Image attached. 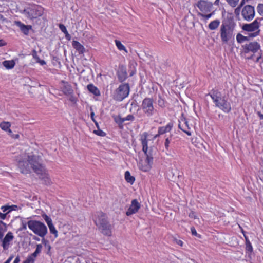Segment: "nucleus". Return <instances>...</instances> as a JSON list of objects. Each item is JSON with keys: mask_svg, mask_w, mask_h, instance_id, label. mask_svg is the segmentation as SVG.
I'll list each match as a JSON object with an SVG mask.
<instances>
[{"mask_svg": "<svg viewBox=\"0 0 263 263\" xmlns=\"http://www.w3.org/2000/svg\"><path fill=\"white\" fill-rule=\"evenodd\" d=\"M17 26L20 27L22 32L26 35H28L29 34V31L32 30V28L31 25H26L20 21H17Z\"/></svg>", "mask_w": 263, "mask_h": 263, "instance_id": "obj_22", "label": "nucleus"}, {"mask_svg": "<svg viewBox=\"0 0 263 263\" xmlns=\"http://www.w3.org/2000/svg\"><path fill=\"white\" fill-rule=\"evenodd\" d=\"M13 238V234L11 232H8L3 240V247L4 249H6L8 247L9 243Z\"/></svg>", "mask_w": 263, "mask_h": 263, "instance_id": "obj_24", "label": "nucleus"}, {"mask_svg": "<svg viewBox=\"0 0 263 263\" xmlns=\"http://www.w3.org/2000/svg\"><path fill=\"white\" fill-rule=\"evenodd\" d=\"M257 115L259 116L260 119L263 120V114H262L260 112H258Z\"/></svg>", "mask_w": 263, "mask_h": 263, "instance_id": "obj_56", "label": "nucleus"}, {"mask_svg": "<svg viewBox=\"0 0 263 263\" xmlns=\"http://www.w3.org/2000/svg\"><path fill=\"white\" fill-rule=\"evenodd\" d=\"M141 108L145 115L152 116L155 110L153 99L148 97L144 98L142 102Z\"/></svg>", "mask_w": 263, "mask_h": 263, "instance_id": "obj_12", "label": "nucleus"}, {"mask_svg": "<svg viewBox=\"0 0 263 263\" xmlns=\"http://www.w3.org/2000/svg\"><path fill=\"white\" fill-rule=\"evenodd\" d=\"M16 208V205H5L2 206L1 207V210L3 212H6L5 213H2L0 212V218L2 219H5L6 217V216L7 214H8L10 212H11L13 210H15V209Z\"/></svg>", "mask_w": 263, "mask_h": 263, "instance_id": "obj_19", "label": "nucleus"}, {"mask_svg": "<svg viewBox=\"0 0 263 263\" xmlns=\"http://www.w3.org/2000/svg\"><path fill=\"white\" fill-rule=\"evenodd\" d=\"M6 44V42L3 40H0V47L3 46Z\"/></svg>", "mask_w": 263, "mask_h": 263, "instance_id": "obj_54", "label": "nucleus"}, {"mask_svg": "<svg viewBox=\"0 0 263 263\" xmlns=\"http://www.w3.org/2000/svg\"><path fill=\"white\" fill-rule=\"evenodd\" d=\"M260 46L258 42L255 41L246 44L243 46V52L245 54L246 59L252 60L255 63H259L260 68L262 69L263 57L261 53H259L255 60L254 59L255 53L260 49Z\"/></svg>", "mask_w": 263, "mask_h": 263, "instance_id": "obj_5", "label": "nucleus"}, {"mask_svg": "<svg viewBox=\"0 0 263 263\" xmlns=\"http://www.w3.org/2000/svg\"><path fill=\"white\" fill-rule=\"evenodd\" d=\"M19 261H20V260H19L18 257L17 256V263L19 262Z\"/></svg>", "mask_w": 263, "mask_h": 263, "instance_id": "obj_62", "label": "nucleus"}, {"mask_svg": "<svg viewBox=\"0 0 263 263\" xmlns=\"http://www.w3.org/2000/svg\"><path fill=\"white\" fill-rule=\"evenodd\" d=\"M5 231V224L2 221H0V239H2L4 236V233Z\"/></svg>", "mask_w": 263, "mask_h": 263, "instance_id": "obj_34", "label": "nucleus"}, {"mask_svg": "<svg viewBox=\"0 0 263 263\" xmlns=\"http://www.w3.org/2000/svg\"><path fill=\"white\" fill-rule=\"evenodd\" d=\"M13 263H16V258H15V259L14 260Z\"/></svg>", "mask_w": 263, "mask_h": 263, "instance_id": "obj_61", "label": "nucleus"}, {"mask_svg": "<svg viewBox=\"0 0 263 263\" xmlns=\"http://www.w3.org/2000/svg\"><path fill=\"white\" fill-rule=\"evenodd\" d=\"M27 165L25 166L24 162L19 161L18 165L20 171L23 174H28L30 172V168L37 175H39L46 170L45 166L42 164L39 156L32 155L29 156L27 162H25Z\"/></svg>", "mask_w": 263, "mask_h": 263, "instance_id": "obj_1", "label": "nucleus"}, {"mask_svg": "<svg viewBox=\"0 0 263 263\" xmlns=\"http://www.w3.org/2000/svg\"><path fill=\"white\" fill-rule=\"evenodd\" d=\"M15 64V61L12 60H6L3 62V65L7 69H12L14 67Z\"/></svg>", "mask_w": 263, "mask_h": 263, "instance_id": "obj_28", "label": "nucleus"}, {"mask_svg": "<svg viewBox=\"0 0 263 263\" xmlns=\"http://www.w3.org/2000/svg\"><path fill=\"white\" fill-rule=\"evenodd\" d=\"M72 45L79 54H83L85 51V48L79 42L77 41H73Z\"/></svg>", "mask_w": 263, "mask_h": 263, "instance_id": "obj_23", "label": "nucleus"}, {"mask_svg": "<svg viewBox=\"0 0 263 263\" xmlns=\"http://www.w3.org/2000/svg\"><path fill=\"white\" fill-rule=\"evenodd\" d=\"M124 178L126 181L132 185L133 184L135 181V177L131 175L129 171H126L125 172Z\"/></svg>", "mask_w": 263, "mask_h": 263, "instance_id": "obj_26", "label": "nucleus"}, {"mask_svg": "<svg viewBox=\"0 0 263 263\" xmlns=\"http://www.w3.org/2000/svg\"><path fill=\"white\" fill-rule=\"evenodd\" d=\"M44 9L37 5H29L24 10H20V12L24 14L30 20H34L43 15Z\"/></svg>", "mask_w": 263, "mask_h": 263, "instance_id": "obj_8", "label": "nucleus"}, {"mask_svg": "<svg viewBox=\"0 0 263 263\" xmlns=\"http://www.w3.org/2000/svg\"><path fill=\"white\" fill-rule=\"evenodd\" d=\"M11 136L13 138H16V135H11Z\"/></svg>", "mask_w": 263, "mask_h": 263, "instance_id": "obj_60", "label": "nucleus"}, {"mask_svg": "<svg viewBox=\"0 0 263 263\" xmlns=\"http://www.w3.org/2000/svg\"><path fill=\"white\" fill-rule=\"evenodd\" d=\"M257 11L259 15L263 16V4H258L257 7Z\"/></svg>", "mask_w": 263, "mask_h": 263, "instance_id": "obj_37", "label": "nucleus"}, {"mask_svg": "<svg viewBox=\"0 0 263 263\" xmlns=\"http://www.w3.org/2000/svg\"><path fill=\"white\" fill-rule=\"evenodd\" d=\"M148 134L144 132L141 135L140 141L142 145V151L146 156V159L141 160L138 164L139 168L143 172H148L152 167L153 157L152 155L148 152Z\"/></svg>", "mask_w": 263, "mask_h": 263, "instance_id": "obj_2", "label": "nucleus"}, {"mask_svg": "<svg viewBox=\"0 0 263 263\" xmlns=\"http://www.w3.org/2000/svg\"><path fill=\"white\" fill-rule=\"evenodd\" d=\"M245 3H246V1L245 0H241V2H240V4L238 6H239L240 7L242 8L243 5L245 4Z\"/></svg>", "mask_w": 263, "mask_h": 263, "instance_id": "obj_53", "label": "nucleus"}, {"mask_svg": "<svg viewBox=\"0 0 263 263\" xmlns=\"http://www.w3.org/2000/svg\"><path fill=\"white\" fill-rule=\"evenodd\" d=\"M59 27L60 29L61 30V31L64 33H66L68 31L66 27L64 26V25L62 24H60L59 25Z\"/></svg>", "mask_w": 263, "mask_h": 263, "instance_id": "obj_42", "label": "nucleus"}, {"mask_svg": "<svg viewBox=\"0 0 263 263\" xmlns=\"http://www.w3.org/2000/svg\"><path fill=\"white\" fill-rule=\"evenodd\" d=\"M241 14L244 20L251 21L255 15V8L250 5H246L242 8Z\"/></svg>", "mask_w": 263, "mask_h": 263, "instance_id": "obj_13", "label": "nucleus"}, {"mask_svg": "<svg viewBox=\"0 0 263 263\" xmlns=\"http://www.w3.org/2000/svg\"><path fill=\"white\" fill-rule=\"evenodd\" d=\"M67 96H69V100L72 103L75 104L77 103L78 100L77 98L74 96V93L71 95H69Z\"/></svg>", "mask_w": 263, "mask_h": 263, "instance_id": "obj_38", "label": "nucleus"}, {"mask_svg": "<svg viewBox=\"0 0 263 263\" xmlns=\"http://www.w3.org/2000/svg\"><path fill=\"white\" fill-rule=\"evenodd\" d=\"M93 220L102 234L107 236L112 235V226L108 221L105 213L102 211L97 212Z\"/></svg>", "mask_w": 263, "mask_h": 263, "instance_id": "obj_3", "label": "nucleus"}, {"mask_svg": "<svg viewBox=\"0 0 263 263\" xmlns=\"http://www.w3.org/2000/svg\"><path fill=\"white\" fill-rule=\"evenodd\" d=\"M245 238L246 240V250L247 251L252 253L253 250L252 244L246 235H245Z\"/></svg>", "mask_w": 263, "mask_h": 263, "instance_id": "obj_30", "label": "nucleus"}, {"mask_svg": "<svg viewBox=\"0 0 263 263\" xmlns=\"http://www.w3.org/2000/svg\"><path fill=\"white\" fill-rule=\"evenodd\" d=\"M61 83L62 84V86L61 88V91L65 96L73 93L74 91L72 87L69 82L62 80Z\"/></svg>", "mask_w": 263, "mask_h": 263, "instance_id": "obj_18", "label": "nucleus"}, {"mask_svg": "<svg viewBox=\"0 0 263 263\" xmlns=\"http://www.w3.org/2000/svg\"><path fill=\"white\" fill-rule=\"evenodd\" d=\"M176 242L178 245L180 246H182L183 245V241L181 240H178Z\"/></svg>", "mask_w": 263, "mask_h": 263, "instance_id": "obj_55", "label": "nucleus"}, {"mask_svg": "<svg viewBox=\"0 0 263 263\" xmlns=\"http://www.w3.org/2000/svg\"><path fill=\"white\" fill-rule=\"evenodd\" d=\"M208 95L211 97L216 107L225 113L228 114L231 112L232 107L230 103L225 97H221L220 92L213 89Z\"/></svg>", "mask_w": 263, "mask_h": 263, "instance_id": "obj_6", "label": "nucleus"}, {"mask_svg": "<svg viewBox=\"0 0 263 263\" xmlns=\"http://www.w3.org/2000/svg\"><path fill=\"white\" fill-rule=\"evenodd\" d=\"M115 43L116 46H117L118 49L120 51H124L126 53H127V50L126 47L123 45L121 42L117 40H115Z\"/></svg>", "mask_w": 263, "mask_h": 263, "instance_id": "obj_31", "label": "nucleus"}, {"mask_svg": "<svg viewBox=\"0 0 263 263\" xmlns=\"http://www.w3.org/2000/svg\"><path fill=\"white\" fill-rule=\"evenodd\" d=\"M240 0H226V2L231 7L234 8L237 6Z\"/></svg>", "mask_w": 263, "mask_h": 263, "instance_id": "obj_35", "label": "nucleus"}, {"mask_svg": "<svg viewBox=\"0 0 263 263\" xmlns=\"http://www.w3.org/2000/svg\"><path fill=\"white\" fill-rule=\"evenodd\" d=\"M158 104L160 107L164 108L165 106V101L164 99L162 97H159L158 100Z\"/></svg>", "mask_w": 263, "mask_h": 263, "instance_id": "obj_36", "label": "nucleus"}, {"mask_svg": "<svg viewBox=\"0 0 263 263\" xmlns=\"http://www.w3.org/2000/svg\"><path fill=\"white\" fill-rule=\"evenodd\" d=\"M90 117H91V120L95 123L96 127L97 128H99V124H98V123L95 119V113H94V112L93 111H91V112L90 113Z\"/></svg>", "mask_w": 263, "mask_h": 263, "instance_id": "obj_40", "label": "nucleus"}, {"mask_svg": "<svg viewBox=\"0 0 263 263\" xmlns=\"http://www.w3.org/2000/svg\"><path fill=\"white\" fill-rule=\"evenodd\" d=\"M114 120L119 125L120 128L123 127V123L125 122L124 118H122L120 116H116L114 118Z\"/></svg>", "mask_w": 263, "mask_h": 263, "instance_id": "obj_33", "label": "nucleus"}, {"mask_svg": "<svg viewBox=\"0 0 263 263\" xmlns=\"http://www.w3.org/2000/svg\"><path fill=\"white\" fill-rule=\"evenodd\" d=\"M87 89L89 92L96 96H100V91L99 89L92 84H89L87 86Z\"/></svg>", "mask_w": 263, "mask_h": 263, "instance_id": "obj_25", "label": "nucleus"}, {"mask_svg": "<svg viewBox=\"0 0 263 263\" xmlns=\"http://www.w3.org/2000/svg\"><path fill=\"white\" fill-rule=\"evenodd\" d=\"M213 3L205 0H199L196 4V6L201 11L199 15L202 17V20L206 21L214 14V11L211 12L213 8Z\"/></svg>", "mask_w": 263, "mask_h": 263, "instance_id": "obj_7", "label": "nucleus"}, {"mask_svg": "<svg viewBox=\"0 0 263 263\" xmlns=\"http://www.w3.org/2000/svg\"><path fill=\"white\" fill-rule=\"evenodd\" d=\"M42 217L48 225L50 233L53 234L54 237L57 238L58 236V232L52 223L51 218L46 214H43L42 215Z\"/></svg>", "mask_w": 263, "mask_h": 263, "instance_id": "obj_15", "label": "nucleus"}, {"mask_svg": "<svg viewBox=\"0 0 263 263\" xmlns=\"http://www.w3.org/2000/svg\"><path fill=\"white\" fill-rule=\"evenodd\" d=\"M117 75L119 82H123L127 78L126 67L124 65H119L118 70L117 71Z\"/></svg>", "mask_w": 263, "mask_h": 263, "instance_id": "obj_17", "label": "nucleus"}, {"mask_svg": "<svg viewBox=\"0 0 263 263\" xmlns=\"http://www.w3.org/2000/svg\"><path fill=\"white\" fill-rule=\"evenodd\" d=\"M32 56H33V58L36 60V61H37V60H39L40 58L37 54V52L35 50H33V51L32 52Z\"/></svg>", "mask_w": 263, "mask_h": 263, "instance_id": "obj_47", "label": "nucleus"}, {"mask_svg": "<svg viewBox=\"0 0 263 263\" xmlns=\"http://www.w3.org/2000/svg\"><path fill=\"white\" fill-rule=\"evenodd\" d=\"M219 1L220 0H215V1L214 3V4L216 6H218L219 4Z\"/></svg>", "mask_w": 263, "mask_h": 263, "instance_id": "obj_58", "label": "nucleus"}, {"mask_svg": "<svg viewBox=\"0 0 263 263\" xmlns=\"http://www.w3.org/2000/svg\"><path fill=\"white\" fill-rule=\"evenodd\" d=\"M241 8H242L241 7L238 6L235 9L234 14L236 16L239 15L241 11Z\"/></svg>", "mask_w": 263, "mask_h": 263, "instance_id": "obj_43", "label": "nucleus"}, {"mask_svg": "<svg viewBox=\"0 0 263 263\" xmlns=\"http://www.w3.org/2000/svg\"><path fill=\"white\" fill-rule=\"evenodd\" d=\"M239 228H240V229H241V232H242V233L243 234V236H245V235H246V234H245V233H246V232H245V231L243 230V229H242V228L241 227H240V226H239Z\"/></svg>", "mask_w": 263, "mask_h": 263, "instance_id": "obj_59", "label": "nucleus"}, {"mask_svg": "<svg viewBox=\"0 0 263 263\" xmlns=\"http://www.w3.org/2000/svg\"><path fill=\"white\" fill-rule=\"evenodd\" d=\"M170 143V140H169V138H167L165 139V143H164L165 147V148H166L167 150H168V149Z\"/></svg>", "mask_w": 263, "mask_h": 263, "instance_id": "obj_48", "label": "nucleus"}, {"mask_svg": "<svg viewBox=\"0 0 263 263\" xmlns=\"http://www.w3.org/2000/svg\"><path fill=\"white\" fill-rule=\"evenodd\" d=\"M189 217L192 218V219H196L197 218V215H196V213L195 212H194V211H192L189 214Z\"/></svg>", "mask_w": 263, "mask_h": 263, "instance_id": "obj_44", "label": "nucleus"}, {"mask_svg": "<svg viewBox=\"0 0 263 263\" xmlns=\"http://www.w3.org/2000/svg\"><path fill=\"white\" fill-rule=\"evenodd\" d=\"M178 127L188 136L192 135V132L190 131L191 127L190 126L188 121L183 115L179 120Z\"/></svg>", "mask_w": 263, "mask_h": 263, "instance_id": "obj_14", "label": "nucleus"}, {"mask_svg": "<svg viewBox=\"0 0 263 263\" xmlns=\"http://www.w3.org/2000/svg\"><path fill=\"white\" fill-rule=\"evenodd\" d=\"M38 253H36L35 251H34V252H33V253H32L30 256L33 258V259L35 260L36 257L37 256Z\"/></svg>", "mask_w": 263, "mask_h": 263, "instance_id": "obj_51", "label": "nucleus"}, {"mask_svg": "<svg viewBox=\"0 0 263 263\" xmlns=\"http://www.w3.org/2000/svg\"><path fill=\"white\" fill-rule=\"evenodd\" d=\"M191 231L192 233V234L194 236H197V237L200 238L201 235L197 233L195 228L194 227H192L191 228Z\"/></svg>", "mask_w": 263, "mask_h": 263, "instance_id": "obj_39", "label": "nucleus"}, {"mask_svg": "<svg viewBox=\"0 0 263 263\" xmlns=\"http://www.w3.org/2000/svg\"><path fill=\"white\" fill-rule=\"evenodd\" d=\"M125 121H133L134 120V117L132 115H128L125 118H124Z\"/></svg>", "mask_w": 263, "mask_h": 263, "instance_id": "obj_46", "label": "nucleus"}, {"mask_svg": "<svg viewBox=\"0 0 263 263\" xmlns=\"http://www.w3.org/2000/svg\"><path fill=\"white\" fill-rule=\"evenodd\" d=\"M34 259H33L30 255L27 257L26 259L23 261V263H34Z\"/></svg>", "mask_w": 263, "mask_h": 263, "instance_id": "obj_41", "label": "nucleus"}, {"mask_svg": "<svg viewBox=\"0 0 263 263\" xmlns=\"http://www.w3.org/2000/svg\"><path fill=\"white\" fill-rule=\"evenodd\" d=\"M27 224L29 229L41 237H44L47 233L46 226L40 221L31 220L28 221Z\"/></svg>", "mask_w": 263, "mask_h": 263, "instance_id": "obj_10", "label": "nucleus"}, {"mask_svg": "<svg viewBox=\"0 0 263 263\" xmlns=\"http://www.w3.org/2000/svg\"><path fill=\"white\" fill-rule=\"evenodd\" d=\"M236 26V23L232 20L222 22L219 34L223 44H227L234 40Z\"/></svg>", "mask_w": 263, "mask_h": 263, "instance_id": "obj_4", "label": "nucleus"}, {"mask_svg": "<svg viewBox=\"0 0 263 263\" xmlns=\"http://www.w3.org/2000/svg\"><path fill=\"white\" fill-rule=\"evenodd\" d=\"M42 248H43V246L41 244H37L36 245V249H35V251L36 253H37L38 254H39L41 252Z\"/></svg>", "mask_w": 263, "mask_h": 263, "instance_id": "obj_45", "label": "nucleus"}, {"mask_svg": "<svg viewBox=\"0 0 263 263\" xmlns=\"http://www.w3.org/2000/svg\"><path fill=\"white\" fill-rule=\"evenodd\" d=\"M140 208V204L137 199H134L132 201L131 204L127 211L126 212V215L128 216L136 213Z\"/></svg>", "mask_w": 263, "mask_h": 263, "instance_id": "obj_16", "label": "nucleus"}, {"mask_svg": "<svg viewBox=\"0 0 263 263\" xmlns=\"http://www.w3.org/2000/svg\"><path fill=\"white\" fill-rule=\"evenodd\" d=\"M95 133H96L97 135L101 136H104V133L102 132V130H95Z\"/></svg>", "mask_w": 263, "mask_h": 263, "instance_id": "obj_49", "label": "nucleus"}, {"mask_svg": "<svg viewBox=\"0 0 263 263\" xmlns=\"http://www.w3.org/2000/svg\"><path fill=\"white\" fill-rule=\"evenodd\" d=\"M14 23L16 24V21H15Z\"/></svg>", "mask_w": 263, "mask_h": 263, "instance_id": "obj_63", "label": "nucleus"}, {"mask_svg": "<svg viewBox=\"0 0 263 263\" xmlns=\"http://www.w3.org/2000/svg\"><path fill=\"white\" fill-rule=\"evenodd\" d=\"M38 176L44 184L48 186L50 185L52 183L47 170Z\"/></svg>", "mask_w": 263, "mask_h": 263, "instance_id": "obj_20", "label": "nucleus"}, {"mask_svg": "<svg viewBox=\"0 0 263 263\" xmlns=\"http://www.w3.org/2000/svg\"><path fill=\"white\" fill-rule=\"evenodd\" d=\"M249 36H243V35H242L240 33H238L237 35H236V40H237V42L239 43H242L245 41H248L249 40Z\"/></svg>", "mask_w": 263, "mask_h": 263, "instance_id": "obj_32", "label": "nucleus"}, {"mask_svg": "<svg viewBox=\"0 0 263 263\" xmlns=\"http://www.w3.org/2000/svg\"><path fill=\"white\" fill-rule=\"evenodd\" d=\"M12 259V256L10 257L4 263H10Z\"/></svg>", "mask_w": 263, "mask_h": 263, "instance_id": "obj_57", "label": "nucleus"}, {"mask_svg": "<svg viewBox=\"0 0 263 263\" xmlns=\"http://www.w3.org/2000/svg\"><path fill=\"white\" fill-rule=\"evenodd\" d=\"M10 127V124L9 122H4L0 123V127L4 130L6 131L8 130L9 134L11 135L12 133V131L9 128Z\"/></svg>", "mask_w": 263, "mask_h": 263, "instance_id": "obj_29", "label": "nucleus"}, {"mask_svg": "<svg viewBox=\"0 0 263 263\" xmlns=\"http://www.w3.org/2000/svg\"><path fill=\"white\" fill-rule=\"evenodd\" d=\"M129 91L130 87L128 83L122 84L115 90L114 99L116 101H121L128 97Z\"/></svg>", "mask_w": 263, "mask_h": 263, "instance_id": "obj_11", "label": "nucleus"}, {"mask_svg": "<svg viewBox=\"0 0 263 263\" xmlns=\"http://www.w3.org/2000/svg\"><path fill=\"white\" fill-rule=\"evenodd\" d=\"M263 21V17H257L253 22L250 24H245L242 25L243 30L247 32H253L249 35L250 37H255L259 35L261 26V22Z\"/></svg>", "mask_w": 263, "mask_h": 263, "instance_id": "obj_9", "label": "nucleus"}, {"mask_svg": "<svg viewBox=\"0 0 263 263\" xmlns=\"http://www.w3.org/2000/svg\"><path fill=\"white\" fill-rule=\"evenodd\" d=\"M36 62L40 63L41 65L46 64V62L43 60H41L40 59L39 60H37Z\"/></svg>", "mask_w": 263, "mask_h": 263, "instance_id": "obj_50", "label": "nucleus"}, {"mask_svg": "<svg viewBox=\"0 0 263 263\" xmlns=\"http://www.w3.org/2000/svg\"><path fill=\"white\" fill-rule=\"evenodd\" d=\"M220 21L218 19H216L211 22L208 25V28L210 30H216L220 25Z\"/></svg>", "mask_w": 263, "mask_h": 263, "instance_id": "obj_27", "label": "nucleus"}, {"mask_svg": "<svg viewBox=\"0 0 263 263\" xmlns=\"http://www.w3.org/2000/svg\"><path fill=\"white\" fill-rule=\"evenodd\" d=\"M64 34L65 35V37L66 38V39H67L68 40H70V38H71V36L69 34L68 32L67 31L66 33H65Z\"/></svg>", "mask_w": 263, "mask_h": 263, "instance_id": "obj_52", "label": "nucleus"}, {"mask_svg": "<svg viewBox=\"0 0 263 263\" xmlns=\"http://www.w3.org/2000/svg\"><path fill=\"white\" fill-rule=\"evenodd\" d=\"M173 126V124L171 122H170L165 126L159 127L158 130V134L156 135L155 137L170 132L172 130Z\"/></svg>", "mask_w": 263, "mask_h": 263, "instance_id": "obj_21", "label": "nucleus"}]
</instances>
